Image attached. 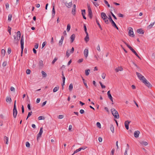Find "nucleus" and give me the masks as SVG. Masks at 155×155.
Wrapping results in <instances>:
<instances>
[{
  "instance_id": "nucleus-50",
  "label": "nucleus",
  "mask_w": 155,
  "mask_h": 155,
  "mask_svg": "<svg viewBox=\"0 0 155 155\" xmlns=\"http://www.w3.org/2000/svg\"><path fill=\"white\" fill-rule=\"evenodd\" d=\"M44 119H45L44 117L42 116H40L38 117V119L39 120H44Z\"/></svg>"
},
{
  "instance_id": "nucleus-20",
  "label": "nucleus",
  "mask_w": 155,
  "mask_h": 155,
  "mask_svg": "<svg viewBox=\"0 0 155 155\" xmlns=\"http://www.w3.org/2000/svg\"><path fill=\"white\" fill-rule=\"evenodd\" d=\"M140 134V132L139 131H135L134 133V137L136 138L138 137L139 136Z\"/></svg>"
},
{
  "instance_id": "nucleus-11",
  "label": "nucleus",
  "mask_w": 155,
  "mask_h": 155,
  "mask_svg": "<svg viewBox=\"0 0 155 155\" xmlns=\"http://www.w3.org/2000/svg\"><path fill=\"white\" fill-rule=\"evenodd\" d=\"M88 16L90 18H91L92 16V12L90 6H88Z\"/></svg>"
},
{
  "instance_id": "nucleus-30",
  "label": "nucleus",
  "mask_w": 155,
  "mask_h": 155,
  "mask_svg": "<svg viewBox=\"0 0 155 155\" xmlns=\"http://www.w3.org/2000/svg\"><path fill=\"white\" fill-rule=\"evenodd\" d=\"M59 87L58 86H56L55 87L53 90V91L54 92H57L59 89Z\"/></svg>"
},
{
  "instance_id": "nucleus-26",
  "label": "nucleus",
  "mask_w": 155,
  "mask_h": 155,
  "mask_svg": "<svg viewBox=\"0 0 155 155\" xmlns=\"http://www.w3.org/2000/svg\"><path fill=\"white\" fill-rule=\"evenodd\" d=\"M75 38V35L74 34H72L70 37L71 43H72L74 41Z\"/></svg>"
},
{
  "instance_id": "nucleus-28",
  "label": "nucleus",
  "mask_w": 155,
  "mask_h": 155,
  "mask_svg": "<svg viewBox=\"0 0 155 155\" xmlns=\"http://www.w3.org/2000/svg\"><path fill=\"white\" fill-rule=\"evenodd\" d=\"M137 32V33L141 34H143L144 33L143 30L141 28L138 29Z\"/></svg>"
},
{
  "instance_id": "nucleus-32",
  "label": "nucleus",
  "mask_w": 155,
  "mask_h": 155,
  "mask_svg": "<svg viewBox=\"0 0 155 155\" xmlns=\"http://www.w3.org/2000/svg\"><path fill=\"white\" fill-rule=\"evenodd\" d=\"M155 23V21H154V22L153 23H151L150 24L148 25L147 27L148 28H151L154 25Z\"/></svg>"
},
{
  "instance_id": "nucleus-63",
  "label": "nucleus",
  "mask_w": 155,
  "mask_h": 155,
  "mask_svg": "<svg viewBox=\"0 0 155 155\" xmlns=\"http://www.w3.org/2000/svg\"><path fill=\"white\" fill-rule=\"evenodd\" d=\"M137 57H138L139 58H140V57L138 56L137 54V52L135 51H134L133 53Z\"/></svg>"
},
{
  "instance_id": "nucleus-42",
  "label": "nucleus",
  "mask_w": 155,
  "mask_h": 155,
  "mask_svg": "<svg viewBox=\"0 0 155 155\" xmlns=\"http://www.w3.org/2000/svg\"><path fill=\"white\" fill-rule=\"evenodd\" d=\"M1 53L3 56H4L5 54V51L4 49H2L1 50Z\"/></svg>"
},
{
  "instance_id": "nucleus-56",
  "label": "nucleus",
  "mask_w": 155,
  "mask_h": 155,
  "mask_svg": "<svg viewBox=\"0 0 155 155\" xmlns=\"http://www.w3.org/2000/svg\"><path fill=\"white\" fill-rule=\"evenodd\" d=\"M10 90L11 91L15 92V89L13 87H11L10 88Z\"/></svg>"
},
{
  "instance_id": "nucleus-12",
  "label": "nucleus",
  "mask_w": 155,
  "mask_h": 155,
  "mask_svg": "<svg viewBox=\"0 0 155 155\" xmlns=\"http://www.w3.org/2000/svg\"><path fill=\"white\" fill-rule=\"evenodd\" d=\"M130 147L129 145L128 144H127L126 147L125 149V151L124 152V155H128L127 152L128 150H130Z\"/></svg>"
},
{
  "instance_id": "nucleus-29",
  "label": "nucleus",
  "mask_w": 155,
  "mask_h": 155,
  "mask_svg": "<svg viewBox=\"0 0 155 155\" xmlns=\"http://www.w3.org/2000/svg\"><path fill=\"white\" fill-rule=\"evenodd\" d=\"M8 138L7 137L5 136L4 137V141L5 142V143L6 144H8Z\"/></svg>"
},
{
  "instance_id": "nucleus-22",
  "label": "nucleus",
  "mask_w": 155,
  "mask_h": 155,
  "mask_svg": "<svg viewBox=\"0 0 155 155\" xmlns=\"http://www.w3.org/2000/svg\"><path fill=\"white\" fill-rule=\"evenodd\" d=\"M38 65L39 67L40 68H42L43 67L44 64L42 60H40L39 61L38 63Z\"/></svg>"
},
{
  "instance_id": "nucleus-10",
  "label": "nucleus",
  "mask_w": 155,
  "mask_h": 155,
  "mask_svg": "<svg viewBox=\"0 0 155 155\" xmlns=\"http://www.w3.org/2000/svg\"><path fill=\"white\" fill-rule=\"evenodd\" d=\"M43 127H41L40 128V130L39 133L38 134L37 136V140H38L41 137V135L43 133Z\"/></svg>"
},
{
  "instance_id": "nucleus-54",
  "label": "nucleus",
  "mask_w": 155,
  "mask_h": 155,
  "mask_svg": "<svg viewBox=\"0 0 155 155\" xmlns=\"http://www.w3.org/2000/svg\"><path fill=\"white\" fill-rule=\"evenodd\" d=\"M7 52L9 54L11 53V49L10 48H8Z\"/></svg>"
},
{
  "instance_id": "nucleus-49",
  "label": "nucleus",
  "mask_w": 155,
  "mask_h": 155,
  "mask_svg": "<svg viewBox=\"0 0 155 155\" xmlns=\"http://www.w3.org/2000/svg\"><path fill=\"white\" fill-rule=\"evenodd\" d=\"M81 12H82L81 14H82V16H83V15H85V10H84V9L82 10Z\"/></svg>"
},
{
  "instance_id": "nucleus-18",
  "label": "nucleus",
  "mask_w": 155,
  "mask_h": 155,
  "mask_svg": "<svg viewBox=\"0 0 155 155\" xmlns=\"http://www.w3.org/2000/svg\"><path fill=\"white\" fill-rule=\"evenodd\" d=\"M124 43L133 53L135 51L130 45L125 42H124Z\"/></svg>"
},
{
  "instance_id": "nucleus-52",
  "label": "nucleus",
  "mask_w": 155,
  "mask_h": 155,
  "mask_svg": "<svg viewBox=\"0 0 155 155\" xmlns=\"http://www.w3.org/2000/svg\"><path fill=\"white\" fill-rule=\"evenodd\" d=\"M58 58H54L53 61H52V63L53 64H54V63L57 60Z\"/></svg>"
},
{
  "instance_id": "nucleus-46",
  "label": "nucleus",
  "mask_w": 155,
  "mask_h": 155,
  "mask_svg": "<svg viewBox=\"0 0 155 155\" xmlns=\"http://www.w3.org/2000/svg\"><path fill=\"white\" fill-rule=\"evenodd\" d=\"M106 76V74L105 73H102L101 75V77L103 79H104L105 78Z\"/></svg>"
},
{
  "instance_id": "nucleus-57",
  "label": "nucleus",
  "mask_w": 155,
  "mask_h": 155,
  "mask_svg": "<svg viewBox=\"0 0 155 155\" xmlns=\"http://www.w3.org/2000/svg\"><path fill=\"white\" fill-rule=\"evenodd\" d=\"M84 30L85 31V33L86 34L87 33V28H86V25H84Z\"/></svg>"
},
{
  "instance_id": "nucleus-40",
  "label": "nucleus",
  "mask_w": 155,
  "mask_h": 155,
  "mask_svg": "<svg viewBox=\"0 0 155 155\" xmlns=\"http://www.w3.org/2000/svg\"><path fill=\"white\" fill-rule=\"evenodd\" d=\"M104 2L105 4L108 7H110V5L108 3V2L106 0H104Z\"/></svg>"
},
{
  "instance_id": "nucleus-14",
  "label": "nucleus",
  "mask_w": 155,
  "mask_h": 155,
  "mask_svg": "<svg viewBox=\"0 0 155 155\" xmlns=\"http://www.w3.org/2000/svg\"><path fill=\"white\" fill-rule=\"evenodd\" d=\"M130 121L129 120H126L124 123L125 127L127 130H128L129 129V124L130 123Z\"/></svg>"
},
{
  "instance_id": "nucleus-33",
  "label": "nucleus",
  "mask_w": 155,
  "mask_h": 155,
  "mask_svg": "<svg viewBox=\"0 0 155 155\" xmlns=\"http://www.w3.org/2000/svg\"><path fill=\"white\" fill-rule=\"evenodd\" d=\"M90 71V69L86 70H85V74L87 76L89 74V73Z\"/></svg>"
},
{
  "instance_id": "nucleus-16",
  "label": "nucleus",
  "mask_w": 155,
  "mask_h": 155,
  "mask_svg": "<svg viewBox=\"0 0 155 155\" xmlns=\"http://www.w3.org/2000/svg\"><path fill=\"white\" fill-rule=\"evenodd\" d=\"M110 91H108L107 92V94L108 95V98L110 99L111 100V101L112 102H113V97L110 94Z\"/></svg>"
},
{
  "instance_id": "nucleus-5",
  "label": "nucleus",
  "mask_w": 155,
  "mask_h": 155,
  "mask_svg": "<svg viewBox=\"0 0 155 155\" xmlns=\"http://www.w3.org/2000/svg\"><path fill=\"white\" fill-rule=\"evenodd\" d=\"M136 74L138 79L142 82L145 79V78L140 73L136 72Z\"/></svg>"
},
{
  "instance_id": "nucleus-9",
  "label": "nucleus",
  "mask_w": 155,
  "mask_h": 155,
  "mask_svg": "<svg viewBox=\"0 0 155 155\" xmlns=\"http://www.w3.org/2000/svg\"><path fill=\"white\" fill-rule=\"evenodd\" d=\"M129 30L128 32V35L131 37H134L135 36L134 34L133 28L131 27L129 28Z\"/></svg>"
},
{
  "instance_id": "nucleus-31",
  "label": "nucleus",
  "mask_w": 155,
  "mask_h": 155,
  "mask_svg": "<svg viewBox=\"0 0 155 155\" xmlns=\"http://www.w3.org/2000/svg\"><path fill=\"white\" fill-rule=\"evenodd\" d=\"M6 101L7 102L11 103L12 101L11 98L9 97H7L6 98Z\"/></svg>"
},
{
  "instance_id": "nucleus-19",
  "label": "nucleus",
  "mask_w": 155,
  "mask_h": 155,
  "mask_svg": "<svg viewBox=\"0 0 155 155\" xmlns=\"http://www.w3.org/2000/svg\"><path fill=\"white\" fill-rule=\"evenodd\" d=\"M124 43L133 53L135 51L130 45L125 42H124Z\"/></svg>"
},
{
  "instance_id": "nucleus-39",
  "label": "nucleus",
  "mask_w": 155,
  "mask_h": 155,
  "mask_svg": "<svg viewBox=\"0 0 155 155\" xmlns=\"http://www.w3.org/2000/svg\"><path fill=\"white\" fill-rule=\"evenodd\" d=\"M41 73L43 77H46L47 74L44 71H42Z\"/></svg>"
},
{
  "instance_id": "nucleus-27",
  "label": "nucleus",
  "mask_w": 155,
  "mask_h": 155,
  "mask_svg": "<svg viewBox=\"0 0 155 155\" xmlns=\"http://www.w3.org/2000/svg\"><path fill=\"white\" fill-rule=\"evenodd\" d=\"M110 129L112 133H114V128L112 124L110 125Z\"/></svg>"
},
{
  "instance_id": "nucleus-58",
  "label": "nucleus",
  "mask_w": 155,
  "mask_h": 155,
  "mask_svg": "<svg viewBox=\"0 0 155 155\" xmlns=\"http://www.w3.org/2000/svg\"><path fill=\"white\" fill-rule=\"evenodd\" d=\"M111 14L115 19H117V18L113 14V13L112 12H111Z\"/></svg>"
},
{
  "instance_id": "nucleus-13",
  "label": "nucleus",
  "mask_w": 155,
  "mask_h": 155,
  "mask_svg": "<svg viewBox=\"0 0 155 155\" xmlns=\"http://www.w3.org/2000/svg\"><path fill=\"white\" fill-rule=\"evenodd\" d=\"M84 56L86 58L87 57L88 54V48H86L84 51Z\"/></svg>"
},
{
  "instance_id": "nucleus-38",
  "label": "nucleus",
  "mask_w": 155,
  "mask_h": 155,
  "mask_svg": "<svg viewBox=\"0 0 155 155\" xmlns=\"http://www.w3.org/2000/svg\"><path fill=\"white\" fill-rule=\"evenodd\" d=\"M73 85L72 84H71L69 87V89L70 91H71L73 89Z\"/></svg>"
},
{
  "instance_id": "nucleus-24",
  "label": "nucleus",
  "mask_w": 155,
  "mask_h": 155,
  "mask_svg": "<svg viewBox=\"0 0 155 155\" xmlns=\"http://www.w3.org/2000/svg\"><path fill=\"white\" fill-rule=\"evenodd\" d=\"M55 14V11L54 9V6H53V8L52 11V18L54 17Z\"/></svg>"
},
{
  "instance_id": "nucleus-35",
  "label": "nucleus",
  "mask_w": 155,
  "mask_h": 155,
  "mask_svg": "<svg viewBox=\"0 0 155 155\" xmlns=\"http://www.w3.org/2000/svg\"><path fill=\"white\" fill-rule=\"evenodd\" d=\"M82 80H83V83H84V85L86 87V88H88V86H87V85L86 82L85 81V79H84L83 77H82Z\"/></svg>"
},
{
  "instance_id": "nucleus-59",
  "label": "nucleus",
  "mask_w": 155,
  "mask_h": 155,
  "mask_svg": "<svg viewBox=\"0 0 155 155\" xmlns=\"http://www.w3.org/2000/svg\"><path fill=\"white\" fill-rule=\"evenodd\" d=\"M31 72V70L30 69H27L26 70V73L27 74H30V73Z\"/></svg>"
},
{
  "instance_id": "nucleus-43",
  "label": "nucleus",
  "mask_w": 155,
  "mask_h": 155,
  "mask_svg": "<svg viewBox=\"0 0 155 155\" xmlns=\"http://www.w3.org/2000/svg\"><path fill=\"white\" fill-rule=\"evenodd\" d=\"M96 49L99 52H100L101 51V48H100V46L99 44H98L96 47Z\"/></svg>"
},
{
  "instance_id": "nucleus-25",
  "label": "nucleus",
  "mask_w": 155,
  "mask_h": 155,
  "mask_svg": "<svg viewBox=\"0 0 155 155\" xmlns=\"http://www.w3.org/2000/svg\"><path fill=\"white\" fill-rule=\"evenodd\" d=\"M86 35L84 38V41L86 42H87L89 40V38L88 33L86 34Z\"/></svg>"
},
{
  "instance_id": "nucleus-48",
  "label": "nucleus",
  "mask_w": 155,
  "mask_h": 155,
  "mask_svg": "<svg viewBox=\"0 0 155 155\" xmlns=\"http://www.w3.org/2000/svg\"><path fill=\"white\" fill-rule=\"evenodd\" d=\"M69 51L68 50L66 53V55L67 57H68L70 55V53L69 52Z\"/></svg>"
},
{
  "instance_id": "nucleus-37",
  "label": "nucleus",
  "mask_w": 155,
  "mask_h": 155,
  "mask_svg": "<svg viewBox=\"0 0 155 155\" xmlns=\"http://www.w3.org/2000/svg\"><path fill=\"white\" fill-rule=\"evenodd\" d=\"M71 28V25L70 24H68L67 25V31H69Z\"/></svg>"
},
{
  "instance_id": "nucleus-45",
  "label": "nucleus",
  "mask_w": 155,
  "mask_h": 155,
  "mask_svg": "<svg viewBox=\"0 0 155 155\" xmlns=\"http://www.w3.org/2000/svg\"><path fill=\"white\" fill-rule=\"evenodd\" d=\"M76 8H73L72 10V13L73 15H75V14Z\"/></svg>"
},
{
  "instance_id": "nucleus-6",
  "label": "nucleus",
  "mask_w": 155,
  "mask_h": 155,
  "mask_svg": "<svg viewBox=\"0 0 155 155\" xmlns=\"http://www.w3.org/2000/svg\"><path fill=\"white\" fill-rule=\"evenodd\" d=\"M142 82L147 87H152V85L145 78Z\"/></svg>"
},
{
  "instance_id": "nucleus-3",
  "label": "nucleus",
  "mask_w": 155,
  "mask_h": 155,
  "mask_svg": "<svg viewBox=\"0 0 155 155\" xmlns=\"http://www.w3.org/2000/svg\"><path fill=\"white\" fill-rule=\"evenodd\" d=\"M101 18L104 21L105 23L108 24L109 21L107 19V16L106 14L105 13L102 12L101 13Z\"/></svg>"
},
{
  "instance_id": "nucleus-61",
  "label": "nucleus",
  "mask_w": 155,
  "mask_h": 155,
  "mask_svg": "<svg viewBox=\"0 0 155 155\" xmlns=\"http://www.w3.org/2000/svg\"><path fill=\"white\" fill-rule=\"evenodd\" d=\"M83 61V58H81L78 60V62L79 63H81Z\"/></svg>"
},
{
  "instance_id": "nucleus-60",
  "label": "nucleus",
  "mask_w": 155,
  "mask_h": 155,
  "mask_svg": "<svg viewBox=\"0 0 155 155\" xmlns=\"http://www.w3.org/2000/svg\"><path fill=\"white\" fill-rule=\"evenodd\" d=\"M26 146L27 147H30V144L28 142H27L26 143Z\"/></svg>"
},
{
  "instance_id": "nucleus-34",
  "label": "nucleus",
  "mask_w": 155,
  "mask_h": 155,
  "mask_svg": "<svg viewBox=\"0 0 155 155\" xmlns=\"http://www.w3.org/2000/svg\"><path fill=\"white\" fill-rule=\"evenodd\" d=\"M141 144L146 146L148 145V143L146 141H142L140 142Z\"/></svg>"
},
{
  "instance_id": "nucleus-15",
  "label": "nucleus",
  "mask_w": 155,
  "mask_h": 155,
  "mask_svg": "<svg viewBox=\"0 0 155 155\" xmlns=\"http://www.w3.org/2000/svg\"><path fill=\"white\" fill-rule=\"evenodd\" d=\"M65 5L68 8H70L71 7L72 5V2H69V3L65 2Z\"/></svg>"
},
{
  "instance_id": "nucleus-17",
  "label": "nucleus",
  "mask_w": 155,
  "mask_h": 155,
  "mask_svg": "<svg viewBox=\"0 0 155 155\" xmlns=\"http://www.w3.org/2000/svg\"><path fill=\"white\" fill-rule=\"evenodd\" d=\"M64 37L63 36L61 37V40L59 41L58 45L59 46H61L63 44Z\"/></svg>"
},
{
  "instance_id": "nucleus-1",
  "label": "nucleus",
  "mask_w": 155,
  "mask_h": 155,
  "mask_svg": "<svg viewBox=\"0 0 155 155\" xmlns=\"http://www.w3.org/2000/svg\"><path fill=\"white\" fill-rule=\"evenodd\" d=\"M111 111L115 118L117 119L119 118V115L118 112L115 109L112 108L111 109Z\"/></svg>"
},
{
  "instance_id": "nucleus-53",
  "label": "nucleus",
  "mask_w": 155,
  "mask_h": 155,
  "mask_svg": "<svg viewBox=\"0 0 155 155\" xmlns=\"http://www.w3.org/2000/svg\"><path fill=\"white\" fill-rule=\"evenodd\" d=\"M99 83L102 88H104L105 87V86L102 84V83L101 82H100Z\"/></svg>"
},
{
  "instance_id": "nucleus-51",
  "label": "nucleus",
  "mask_w": 155,
  "mask_h": 155,
  "mask_svg": "<svg viewBox=\"0 0 155 155\" xmlns=\"http://www.w3.org/2000/svg\"><path fill=\"white\" fill-rule=\"evenodd\" d=\"M58 119H61L64 117V116L62 115H60L58 116Z\"/></svg>"
},
{
  "instance_id": "nucleus-64",
  "label": "nucleus",
  "mask_w": 155,
  "mask_h": 155,
  "mask_svg": "<svg viewBox=\"0 0 155 155\" xmlns=\"http://www.w3.org/2000/svg\"><path fill=\"white\" fill-rule=\"evenodd\" d=\"M80 112L81 114H83L84 113V110L81 109L80 110Z\"/></svg>"
},
{
  "instance_id": "nucleus-2",
  "label": "nucleus",
  "mask_w": 155,
  "mask_h": 155,
  "mask_svg": "<svg viewBox=\"0 0 155 155\" xmlns=\"http://www.w3.org/2000/svg\"><path fill=\"white\" fill-rule=\"evenodd\" d=\"M15 41V43H18V41L20 40L21 38V33L20 31H18L17 32L16 36H14Z\"/></svg>"
},
{
  "instance_id": "nucleus-21",
  "label": "nucleus",
  "mask_w": 155,
  "mask_h": 155,
  "mask_svg": "<svg viewBox=\"0 0 155 155\" xmlns=\"http://www.w3.org/2000/svg\"><path fill=\"white\" fill-rule=\"evenodd\" d=\"M108 19L109 21L111 22L112 26L115 24V22L112 20V18L110 15L108 16Z\"/></svg>"
},
{
  "instance_id": "nucleus-8",
  "label": "nucleus",
  "mask_w": 155,
  "mask_h": 155,
  "mask_svg": "<svg viewBox=\"0 0 155 155\" xmlns=\"http://www.w3.org/2000/svg\"><path fill=\"white\" fill-rule=\"evenodd\" d=\"M17 114V111L16 109V106H14L13 110V116L14 118H16Z\"/></svg>"
},
{
  "instance_id": "nucleus-41",
  "label": "nucleus",
  "mask_w": 155,
  "mask_h": 155,
  "mask_svg": "<svg viewBox=\"0 0 155 155\" xmlns=\"http://www.w3.org/2000/svg\"><path fill=\"white\" fill-rule=\"evenodd\" d=\"M81 150V149H80V148L78 149H77L76 150H75L74 151V152L72 154V155H73L74 154L78 153V152L80 151Z\"/></svg>"
},
{
  "instance_id": "nucleus-55",
  "label": "nucleus",
  "mask_w": 155,
  "mask_h": 155,
  "mask_svg": "<svg viewBox=\"0 0 155 155\" xmlns=\"http://www.w3.org/2000/svg\"><path fill=\"white\" fill-rule=\"evenodd\" d=\"M114 151H115L114 149H113L111 150V152L110 154V155H114Z\"/></svg>"
},
{
  "instance_id": "nucleus-4",
  "label": "nucleus",
  "mask_w": 155,
  "mask_h": 155,
  "mask_svg": "<svg viewBox=\"0 0 155 155\" xmlns=\"http://www.w3.org/2000/svg\"><path fill=\"white\" fill-rule=\"evenodd\" d=\"M21 55H22L23 53V50L24 49V39L23 36H22L21 37Z\"/></svg>"
},
{
  "instance_id": "nucleus-7",
  "label": "nucleus",
  "mask_w": 155,
  "mask_h": 155,
  "mask_svg": "<svg viewBox=\"0 0 155 155\" xmlns=\"http://www.w3.org/2000/svg\"><path fill=\"white\" fill-rule=\"evenodd\" d=\"M142 82L147 87H152V85L145 78Z\"/></svg>"
},
{
  "instance_id": "nucleus-62",
  "label": "nucleus",
  "mask_w": 155,
  "mask_h": 155,
  "mask_svg": "<svg viewBox=\"0 0 155 155\" xmlns=\"http://www.w3.org/2000/svg\"><path fill=\"white\" fill-rule=\"evenodd\" d=\"M87 148V147L86 146L80 148V149H81V150H84L86 149Z\"/></svg>"
},
{
  "instance_id": "nucleus-23",
  "label": "nucleus",
  "mask_w": 155,
  "mask_h": 155,
  "mask_svg": "<svg viewBox=\"0 0 155 155\" xmlns=\"http://www.w3.org/2000/svg\"><path fill=\"white\" fill-rule=\"evenodd\" d=\"M123 70V68L121 67H118L116 68L115 69V71L117 72L119 71H122Z\"/></svg>"
},
{
  "instance_id": "nucleus-47",
  "label": "nucleus",
  "mask_w": 155,
  "mask_h": 155,
  "mask_svg": "<svg viewBox=\"0 0 155 155\" xmlns=\"http://www.w3.org/2000/svg\"><path fill=\"white\" fill-rule=\"evenodd\" d=\"M96 125H97V127H98L100 128H101V125L100 123L99 122H97V123L96 124Z\"/></svg>"
},
{
  "instance_id": "nucleus-44",
  "label": "nucleus",
  "mask_w": 155,
  "mask_h": 155,
  "mask_svg": "<svg viewBox=\"0 0 155 155\" xmlns=\"http://www.w3.org/2000/svg\"><path fill=\"white\" fill-rule=\"evenodd\" d=\"M12 18V15L11 14H9L8 15V20L9 21H10L11 20Z\"/></svg>"
},
{
  "instance_id": "nucleus-36",
  "label": "nucleus",
  "mask_w": 155,
  "mask_h": 155,
  "mask_svg": "<svg viewBox=\"0 0 155 155\" xmlns=\"http://www.w3.org/2000/svg\"><path fill=\"white\" fill-rule=\"evenodd\" d=\"M96 22L100 29L102 30V28L100 24H99L98 21L97 19L96 20Z\"/></svg>"
}]
</instances>
